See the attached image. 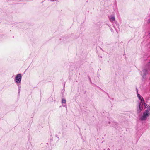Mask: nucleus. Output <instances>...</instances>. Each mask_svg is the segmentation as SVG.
I'll use <instances>...</instances> for the list:
<instances>
[{
	"instance_id": "f257e3e1",
	"label": "nucleus",
	"mask_w": 150,
	"mask_h": 150,
	"mask_svg": "<svg viewBox=\"0 0 150 150\" xmlns=\"http://www.w3.org/2000/svg\"><path fill=\"white\" fill-rule=\"evenodd\" d=\"M148 110H146L143 113L142 116L140 117V119L142 121L146 120L150 114Z\"/></svg>"
},
{
	"instance_id": "f03ea898",
	"label": "nucleus",
	"mask_w": 150,
	"mask_h": 150,
	"mask_svg": "<svg viewBox=\"0 0 150 150\" xmlns=\"http://www.w3.org/2000/svg\"><path fill=\"white\" fill-rule=\"evenodd\" d=\"M22 79V76L21 74H17L16 76L15 79V82L17 83H19L21 82Z\"/></svg>"
},
{
	"instance_id": "7ed1b4c3",
	"label": "nucleus",
	"mask_w": 150,
	"mask_h": 150,
	"mask_svg": "<svg viewBox=\"0 0 150 150\" xmlns=\"http://www.w3.org/2000/svg\"><path fill=\"white\" fill-rule=\"evenodd\" d=\"M143 106L140 103H138L137 105V112L138 114L140 113L143 110Z\"/></svg>"
},
{
	"instance_id": "20e7f679",
	"label": "nucleus",
	"mask_w": 150,
	"mask_h": 150,
	"mask_svg": "<svg viewBox=\"0 0 150 150\" xmlns=\"http://www.w3.org/2000/svg\"><path fill=\"white\" fill-rule=\"evenodd\" d=\"M149 70H148L146 68L145 69H144L142 72H143V76H144L146 75L147 74H148V72L149 71Z\"/></svg>"
},
{
	"instance_id": "39448f33",
	"label": "nucleus",
	"mask_w": 150,
	"mask_h": 150,
	"mask_svg": "<svg viewBox=\"0 0 150 150\" xmlns=\"http://www.w3.org/2000/svg\"><path fill=\"white\" fill-rule=\"evenodd\" d=\"M140 100L141 101L140 102L139 101L138 102V103H140L141 104V105H142V106L144 105H146V103H145L144 101L143 98Z\"/></svg>"
},
{
	"instance_id": "423d86ee",
	"label": "nucleus",
	"mask_w": 150,
	"mask_h": 150,
	"mask_svg": "<svg viewBox=\"0 0 150 150\" xmlns=\"http://www.w3.org/2000/svg\"><path fill=\"white\" fill-rule=\"evenodd\" d=\"M137 96L138 97V98L140 100H141L142 99H143V97L141 96L138 93V91H137Z\"/></svg>"
},
{
	"instance_id": "0eeeda50",
	"label": "nucleus",
	"mask_w": 150,
	"mask_h": 150,
	"mask_svg": "<svg viewBox=\"0 0 150 150\" xmlns=\"http://www.w3.org/2000/svg\"><path fill=\"white\" fill-rule=\"evenodd\" d=\"M146 68L149 71H150V61L147 64L146 66Z\"/></svg>"
},
{
	"instance_id": "6e6552de",
	"label": "nucleus",
	"mask_w": 150,
	"mask_h": 150,
	"mask_svg": "<svg viewBox=\"0 0 150 150\" xmlns=\"http://www.w3.org/2000/svg\"><path fill=\"white\" fill-rule=\"evenodd\" d=\"M109 20L111 22H112L115 20V17L114 16H112L109 18Z\"/></svg>"
},
{
	"instance_id": "1a4fd4ad",
	"label": "nucleus",
	"mask_w": 150,
	"mask_h": 150,
	"mask_svg": "<svg viewBox=\"0 0 150 150\" xmlns=\"http://www.w3.org/2000/svg\"><path fill=\"white\" fill-rule=\"evenodd\" d=\"M144 107L145 108H147V109L146 110H148V111H149L150 110V106L149 105H148L147 104H146V105H144Z\"/></svg>"
},
{
	"instance_id": "9d476101",
	"label": "nucleus",
	"mask_w": 150,
	"mask_h": 150,
	"mask_svg": "<svg viewBox=\"0 0 150 150\" xmlns=\"http://www.w3.org/2000/svg\"><path fill=\"white\" fill-rule=\"evenodd\" d=\"M62 103H66V100L65 99L62 98Z\"/></svg>"
},
{
	"instance_id": "9b49d317",
	"label": "nucleus",
	"mask_w": 150,
	"mask_h": 150,
	"mask_svg": "<svg viewBox=\"0 0 150 150\" xmlns=\"http://www.w3.org/2000/svg\"><path fill=\"white\" fill-rule=\"evenodd\" d=\"M18 95H19L20 92V88L21 86H20L18 85Z\"/></svg>"
},
{
	"instance_id": "f8f14e48",
	"label": "nucleus",
	"mask_w": 150,
	"mask_h": 150,
	"mask_svg": "<svg viewBox=\"0 0 150 150\" xmlns=\"http://www.w3.org/2000/svg\"><path fill=\"white\" fill-rule=\"evenodd\" d=\"M110 29L112 32H113V30L112 28H110Z\"/></svg>"
},
{
	"instance_id": "ddd939ff",
	"label": "nucleus",
	"mask_w": 150,
	"mask_h": 150,
	"mask_svg": "<svg viewBox=\"0 0 150 150\" xmlns=\"http://www.w3.org/2000/svg\"><path fill=\"white\" fill-rule=\"evenodd\" d=\"M148 21L149 23H150V18L148 20Z\"/></svg>"
},
{
	"instance_id": "4468645a",
	"label": "nucleus",
	"mask_w": 150,
	"mask_h": 150,
	"mask_svg": "<svg viewBox=\"0 0 150 150\" xmlns=\"http://www.w3.org/2000/svg\"><path fill=\"white\" fill-rule=\"evenodd\" d=\"M55 137H57L59 139V137H58V135L56 134L55 135Z\"/></svg>"
},
{
	"instance_id": "2eb2a0df",
	"label": "nucleus",
	"mask_w": 150,
	"mask_h": 150,
	"mask_svg": "<svg viewBox=\"0 0 150 150\" xmlns=\"http://www.w3.org/2000/svg\"><path fill=\"white\" fill-rule=\"evenodd\" d=\"M110 149L109 148L107 149L108 150H110Z\"/></svg>"
},
{
	"instance_id": "dca6fc26",
	"label": "nucleus",
	"mask_w": 150,
	"mask_h": 150,
	"mask_svg": "<svg viewBox=\"0 0 150 150\" xmlns=\"http://www.w3.org/2000/svg\"><path fill=\"white\" fill-rule=\"evenodd\" d=\"M65 83H64V86H65Z\"/></svg>"
},
{
	"instance_id": "f3484780",
	"label": "nucleus",
	"mask_w": 150,
	"mask_h": 150,
	"mask_svg": "<svg viewBox=\"0 0 150 150\" xmlns=\"http://www.w3.org/2000/svg\"><path fill=\"white\" fill-rule=\"evenodd\" d=\"M64 106V107L66 106V105H65V106Z\"/></svg>"
}]
</instances>
